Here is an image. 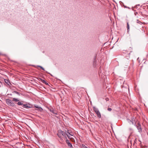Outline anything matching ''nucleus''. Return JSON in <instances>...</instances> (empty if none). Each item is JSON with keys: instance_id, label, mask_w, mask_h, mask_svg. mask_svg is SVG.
I'll return each mask as SVG.
<instances>
[{"instance_id": "nucleus-23", "label": "nucleus", "mask_w": 148, "mask_h": 148, "mask_svg": "<svg viewBox=\"0 0 148 148\" xmlns=\"http://www.w3.org/2000/svg\"><path fill=\"white\" fill-rule=\"evenodd\" d=\"M125 7V8H128L129 9H130V8L129 7H127L126 6H124Z\"/></svg>"}, {"instance_id": "nucleus-16", "label": "nucleus", "mask_w": 148, "mask_h": 148, "mask_svg": "<svg viewBox=\"0 0 148 148\" xmlns=\"http://www.w3.org/2000/svg\"><path fill=\"white\" fill-rule=\"evenodd\" d=\"M64 131H62L61 130H59L58 131V132L60 133V134H63V132Z\"/></svg>"}, {"instance_id": "nucleus-4", "label": "nucleus", "mask_w": 148, "mask_h": 148, "mask_svg": "<svg viewBox=\"0 0 148 148\" xmlns=\"http://www.w3.org/2000/svg\"><path fill=\"white\" fill-rule=\"evenodd\" d=\"M66 143L68 145L70 148L72 147V145L71 143L69 142V141L68 139H66Z\"/></svg>"}, {"instance_id": "nucleus-24", "label": "nucleus", "mask_w": 148, "mask_h": 148, "mask_svg": "<svg viewBox=\"0 0 148 148\" xmlns=\"http://www.w3.org/2000/svg\"><path fill=\"white\" fill-rule=\"evenodd\" d=\"M106 101H107L108 100V98H106Z\"/></svg>"}, {"instance_id": "nucleus-26", "label": "nucleus", "mask_w": 148, "mask_h": 148, "mask_svg": "<svg viewBox=\"0 0 148 148\" xmlns=\"http://www.w3.org/2000/svg\"><path fill=\"white\" fill-rule=\"evenodd\" d=\"M132 124H133L134 123L133 122H132Z\"/></svg>"}, {"instance_id": "nucleus-27", "label": "nucleus", "mask_w": 148, "mask_h": 148, "mask_svg": "<svg viewBox=\"0 0 148 148\" xmlns=\"http://www.w3.org/2000/svg\"><path fill=\"white\" fill-rule=\"evenodd\" d=\"M1 53H0V55H1Z\"/></svg>"}, {"instance_id": "nucleus-6", "label": "nucleus", "mask_w": 148, "mask_h": 148, "mask_svg": "<svg viewBox=\"0 0 148 148\" xmlns=\"http://www.w3.org/2000/svg\"><path fill=\"white\" fill-rule=\"evenodd\" d=\"M66 136H67V137L69 139L73 138L72 136H73V135L70 134V133H69V132H67V133H66Z\"/></svg>"}, {"instance_id": "nucleus-9", "label": "nucleus", "mask_w": 148, "mask_h": 148, "mask_svg": "<svg viewBox=\"0 0 148 148\" xmlns=\"http://www.w3.org/2000/svg\"><path fill=\"white\" fill-rule=\"evenodd\" d=\"M97 65V62L95 60H95L93 62V66L94 67H96Z\"/></svg>"}, {"instance_id": "nucleus-10", "label": "nucleus", "mask_w": 148, "mask_h": 148, "mask_svg": "<svg viewBox=\"0 0 148 148\" xmlns=\"http://www.w3.org/2000/svg\"><path fill=\"white\" fill-rule=\"evenodd\" d=\"M127 32L128 33L129 32L130 29V26L128 23H127Z\"/></svg>"}, {"instance_id": "nucleus-25", "label": "nucleus", "mask_w": 148, "mask_h": 148, "mask_svg": "<svg viewBox=\"0 0 148 148\" xmlns=\"http://www.w3.org/2000/svg\"><path fill=\"white\" fill-rule=\"evenodd\" d=\"M1 82H0V84H1ZM0 87H1V84H0Z\"/></svg>"}, {"instance_id": "nucleus-2", "label": "nucleus", "mask_w": 148, "mask_h": 148, "mask_svg": "<svg viewBox=\"0 0 148 148\" xmlns=\"http://www.w3.org/2000/svg\"><path fill=\"white\" fill-rule=\"evenodd\" d=\"M93 108L94 110L97 115V116L98 118H101V114L98 109L95 106L93 107Z\"/></svg>"}, {"instance_id": "nucleus-8", "label": "nucleus", "mask_w": 148, "mask_h": 148, "mask_svg": "<svg viewBox=\"0 0 148 148\" xmlns=\"http://www.w3.org/2000/svg\"><path fill=\"white\" fill-rule=\"evenodd\" d=\"M40 81L44 84H45L46 85H48V83L47 82L45 81V80H44L41 79V78H40Z\"/></svg>"}, {"instance_id": "nucleus-21", "label": "nucleus", "mask_w": 148, "mask_h": 148, "mask_svg": "<svg viewBox=\"0 0 148 148\" xmlns=\"http://www.w3.org/2000/svg\"><path fill=\"white\" fill-rule=\"evenodd\" d=\"M112 110V109L111 108H108V110L109 111H111Z\"/></svg>"}, {"instance_id": "nucleus-1", "label": "nucleus", "mask_w": 148, "mask_h": 148, "mask_svg": "<svg viewBox=\"0 0 148 148\" xmlns=\"http://www.w3.org/2000/svg\"><path fill=\"white\" fill-rule=\"evenodd\" d=\"M12 100L11 99H6V102L7 104L9 106L11 107H14L15 105L14 103L13 102Z\"/></svg>"}, {"instance_id": "nucleus-15", "label": "nucleus", "mask_w": 148, "mask_h": 148, "mask_svg": "<svg viewBox=\"0 0 148 148\" xmlns=\"http://www.w3.org/2000/svg\"><path fill=\"white\" fill-rule=\"evenodd\" d=\"M17 104L19 106L23 105V103H22V102L21 101H18L17 103Z\"/></svg>"}, {"instance_id": "nucleus-22", "label": "nucleus", "mask_w": 148, "mask_h": 148, "mask_svg": "<svg viewBox=\"0 0 148 148\" xmlns=\"http://www.w3.org/2000/svg\"><path fill=\"white\" fill-rule=\"evenodd\" d=\"M34 107L36 108H37L38 109V107H39L38 106H37V105H34Z\"/></svg>"}, {"instance_id": "nucleus-11", "label": "nucleus", "mask_w": 148, "mask_h": 148, "mask_svg": "<svg viewBox=\"0 0 148 148\" xmlns=\"http://www.w3.org/2000/svg\"><path fill=\"white\" fill-rule=\"evenodd\" d=\"M12 101L15 102H17L19 101V100L17 98H14L13 99Z\"/></svg>"}, {"instance_id": "nucleus-20", "label": "nucleus", "mask_w": 148, "mask_h": 148, "mask_svg": "<svg viewBox=\"0 0 148 148\" xmlns=\"http://www.w3.org/2000/svg\"><path fill=\"white\" fill-rule=\"evenodd\" d=\"M14 92H15L18 95H20V93H19V92H16V91H14Z\"/></svg>"}, {"instance_id": "nucleus-12", "label": "nucleus", "mask_w": 148, "mask_h": 148, "mask_svg": "<svg viewBox=\"0 0 148 148\" xmlns=\"http://www.w3.org/2000/svg\"><path fill=\"white\" fill-rule=\"evenodd\" d=\"M67 132H68L67 131L65 132H63V134H62V135L64 136L66 138V133H67Z\"/></svg>"}, {"instance_id": "nucleus-14", "label": "nucleus", "mask_w": 148, "mask_h": 148, "mask_svg": "<svg viewBox=\"0 0 148 148\" xmlns=\"http://www.w3.org/2000/svg\"><path fill=\"white\" fill-rule=\"evenodd\" d=\"M5 82L8 84L9 85V83H10V82L9 81V80L7 79H4Z\"/></svg>"}, {"instance_id": "nucleus-13", "label": "nucleus", "mask_w": 148, "mask_h": 148, "mask_svg": "<svg viewBox=\"0 0 148 148\" xmlns=\"http://www.w3.org/2000/svg\"><path fill=\"white\" fill-rule=\"evenodd\" d=\"M57 135L58 136V137L60 138L61 140H62V136L61 134L59 133L58 132V133L57 134Z\"/></svg>"}, {"instance_id": "nucleus-19", "label": "nucleus", "mask_w": 148, "mask_h": 148, "mask_svg": "<svg viewBox=\"0 0 148 148\" xmlns=\"http://www.w3.org/2000/svg\"><path fill=\"white\" fill-rule=\"evenodd\" d=\"M38 67H40L41 69H42L43 70L45 71V69L43 68L42 66H38Z\"/></svg>"}, {"instance_id": "nucleus-5", "label": "nucleus", "mask_w": 148, "mask_h": 148, "mask_svg": "<svg viewBox=\"0 0 148 148\" xmlns=\"http://www.w3.org/2000/svg\"><path fill=\"white\" fill-rule=\"evenodd\" d=\"M138 125L137 126V128L138 130V132H139L140 133H141L142 132V130L141 127V126L138 123Z\"/></svg>"}, {"instance_id": "nucleus-3", "label": "nucleus", "mask_w": 148, "mask_h": 148, "mask_svg": "<svg viewBox=\"0 0 148 148\" xmlns=\"http://www.w3.org/2000/svg\"><path fill=\"white\" fill-rule=\"evenodd\" d=\"M49 110L53 113L57 114V112L56 110L55 109L52 107H50L48 108Z\"/></svg>"}, {"instance_id": "nucleus-7", "label": "nucleus", "mask_w": 148, "mask_h": 148, "mask_svg": "<svg viewBox=\"0 0 148 148\" xmlns=\"http://www.w3.org/2000/svg\"><path fill=\"white\" fill-rule=\"evenodd\" d=\"M22 107L23 108H31V107L29 106H28L27 104V103H25L24 104H23Z\"/></svg>"}, {"instance_id": "nucleus-17", "label": "nucleus", "mask_w": 148, "mask_h": 148, "mask_svg": "<svg viewBox=\"0 0 148 148\" xmlns=\"http://www.w3.org/2000/svg\"><path fill=\"white\" fill-rule=\"evenodd\" d=\"M37 110H38L40 112H41L42 111L43 109L41 107H38V109Z\"/></svg>"}, {"instance_id": "nucleus-18", "label": "nucleus", "mask_w": 148, "mask_h": 148, "mask_svg": "<svg viewBox=\"0 0 148 148\" xmlns=\"http://www.w3.org/2000/svg\"><path fill=\"white\" fill-rule=\"evenodd\" d=\"M82 148H88L87 147L84 145H82Z\"/></svg>"}]
</instances>
